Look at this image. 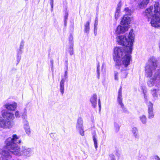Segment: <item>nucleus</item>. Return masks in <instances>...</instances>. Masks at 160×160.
<instances>
[{
    "label": "nucleus",
    "mask_w": 160,
    "mask_h": 160,
    "mask_svg": "<svg viewBox=\"0 0 160 160\" xmlns=\"http://www.w3.org/2000/svg\"><path fill=\"white\" fill-rule=\"evenodd\" d=\"M157 63L156 58L153 57L148 59L145 67V75L147 78H150L147 83L148 87L154 86L157 89L153 88L150 91L151 94L153 99L155 100L158 98L160 89V70L158 71L153 75V72L157 68Z\"/></svg>",
    "instance_id": "nucleus-1"
},
{
    "label": "nucleus",
    "mask_w": 160,
    "mask_h": 160,
    "mask_svg": "<svg viewBox=\"0 0 160 160\" xmlns=\"http://www.w3.org/2000/svg\"><path fill=\"white\" fill-rule=\"evenodd\" d=\"M19 136L16 134L13 135L8 138L6 141V145L8 149L12 154L19 156H22L26 158L30 157L34 154V151L31 148L22 146L21 151L17 145V143H20L21 140L19 139Z\"/></svg>",
    "instance_id": "nucleus-2"
},
{
    "label": "nucleus",
    "mask_w": 160,
    "mask_h": 160,
    "mask_svg": "<svg viewBox=\"0 0 160 160\" xmlns=\"http://www.w3.org/2000/svg\"><path fill=\"white\" fill-rule=\"evenodd\" d=\"M135 35L132 30H130L128 37L125 35H118L116 41L118 44L125 47V50L128 52H131L132 49L133 42Z\"/></svg>",
    "instance_id": "nucleus-3"
},
{
    "label": "nucleus",
    "mask_w": 160,
    "mask_h": 160,
    "mask_svg": "<svg viewBox=\"0 0 160 160\" xmlns=\"http://www.w3.org/2000/svg\"><path fill=\"white\" fill-rule=\"evenodd\" d=\"M2 118H0V128L3 129L10 128L13 125L12 121L15 118L13 112L8 110H2L1 112Z\"/></svg>",
    "instance_id": "nucleus-4"
},
{
    "label": "nucleus",
    "mask_w": 160,
    "mask_h": 160,
    "mask_svg": "<svg viewBox=\"0 0 160 160\" xmlns=\"http://www.w3.org/2000/svg\"><path fill=\"white\" fill-rule=\"evenodd\" d=\"M125 54V52L121 47H116L114 49L113 59L116 65L121 64V58Z\"/></svg>",
    "instance_id": "nucleus-5"
},
{
    "label": "nucleus",
    "mask_w": 160,
    "mask_h": 160,
    "mask_svg": "<svg viewBox=\"0 0 160 160\" xmlns=\"http://www.w3.org/2000/svg\"><path fill=\"white\" fill-rule=\"evenodd\" d=\"M131 52H128L127 50H125V54L123 57L122 58V63L119 66H120L122 67L123 68V66H124L125 68H126L130 63V61L131 58V55L130 54Z\"/></svg>",
    "instance_id": "nucleus-6"
},
{
    "label": "nucleus",
    "mask_w": 160,
    "mask_h": 160,
    "mask_svg": "<svg viewBox=\"0 0 160 160\" xmlns=\"http://www.w3.org/2000/svg\"><path fill=\"white\" fill-rule=\"evenodd\" d=\"M122 88L121 87L119 89L118 92L117 100L119 104L120 105L121 108H122V111L124 112L127 113L128 112L127 109L125 108L122 102Z\"/></svg>",
    "instance_id": "nucleus-7"
},
{
    "label": "nucleus",
    "mask_w": 160,
    "mask_h": 160,
    "mask_svg": "<svg viewBox=\"0 0 160 160\" xmlns=\"http://www.w3.org/2000/svg\"><path fill=\"white\" fill-rule=\"evenodd\" d=\"M77 129L82 136L84 135V131L83 128V122L82 119L81 118H79L78 119L76 125Z\"/></svg>",
    "instance_id": "nucleus-8"
},
{
    "label": "nucleus",
    "mask_w": 160,
    "mask_h": 160,
    "mask_svg": "<svg viewBox=\"0 0 160 160\" xmlns=\"http://www.w3.org/2000/svg\"><path fill=\"white\" fill-rule=\"evenodd\" d=\"M68 72L67 71H65L64 74V77L62 78L61 80L59 85V90L62 94V95L64 92V83L68 78Z\"/></svg>",
    "instance_id": "nucleus-9"
},
{
    "label": "nucleus",
    "mask_w": 160,
    "mask_h": 160,
    "mask_svg": "<svg viewBox=\"0 0 160 160\" xmlns=\"http://www.w3.org/2000/svg\"><path fill=\"white\" fill-rule=\"evenodd\" d=\"M128 29V25H119L116 29L115 32L116 34H119L124 33L126 32Z\"/></svg>",
    "instance_id": "nucleus-10"
},
{
    "label": "nucleus",
    "mask_w": 160,
    "mask_h": 160,
    "mask_svg": "<svg viewBox=\"0 0 160 160\" xmlns=\"http://www.w3.org/2000/svg\"><path fill=\"white\" fill-rule=\"evenodd\" d=\"M147 104L148 106V118L149 119H152L154 117V114L153 111V105L150 102H147Z\"/></svg>",
    "instance_id": "nucleus-11"
},
{
    "label": "nucleus",
    "mask_w": 160,
    "mask_h": 160,
    "mask_svg": "<svg viewBox=\"0 0 160 160\" xmlns=\"http://www.w3.org/2000/svg\"><path fill=\"white\" fill-rule=\"evenodd\" d=\"M17 106V103L14 102L12 103H7L4 105V107L8 110L14 111L16 109Z\"/></svg>",
    "instance_id": "nucleus-12"
},
{
    "label": "nucleus",
    "mask_w": 160,
    "mask_h": 160,
    "mask_svg": "<svg viewBox=\"0 0 160 160\" xmlns=\"http://www.w3.org/2000/svg\"><path fill=\"white\" fill-rule=\"evenodd\" d=\"M122 68L121 69V72L120 74V78L122 79L126 78L128 73V71L127 68Z\"/></svg>",
    "instance_id": "nucleus-13"
},
{
    "label": "nucleus",
    "mask_w": 160,
    "mask_h": 160,
    "mask_svg": "<svg viewBox=\"0 0 160 160\" xmlns=\"http://www.w3.org/2000/svg\"><path fill=\"white\" fill-rule=\"evenodd\" d=\"M90 100L92 106L93 108H95L97 105V98L96 94H93L90 98Z\"/></svg>",
    "instance_id": "nucleus-14"
},
{
    "label": "nucleus",
    "mask_w": 160,
    "mask_h": 160,
    "mask_svg": "<svg viewBox=\"0 0 160 160\" xmlns=\"http://www.w3.org/2000/svg\"><path fill=\"white\" fill-rule=\"evenodd\" d=\"M130 18L127 15H124L122 18L121 21V24L122 25H128L130 23Z\"/></svg>",
    "instance_id": "nucleus-15"
},
{
    "label": "nucleus",
    "mask_w": 160,
    "mask_h": 160,
    "mask_svg": "<svg viewBox=\"0 0 160 160\" xmlns=\"http://www.w3.org/2000/svg\"><path fill=\"white\" fill-rule=\"evenodd\" d=\"M23 123L24 128L26 133L29 135L31 133V131L28 122L26 120H25L23 121Z\"/></svg>",
    "instance_id": "nucleus-16"
},
{
    "label": "nucleus",
    "mask_w": 160,
    "mask_h": 160,
    "mask_svg": "<svg viewBox=\"0 0 160 160\" xmlns=\"http://www.w3.org/2000/svg\"><path fill=\"white\" fill-rule=\"evenodd\" d=\"M7 140H6L5 142V143H6V142ZM6 146L7 149H8L9 152L6 150H3L2 152V155L4 156L5 157L7 158H11L10 153H12L11 152H10L9 151V150L8 149V147L6 145Z\"/></svg>",
    "instance_id": "nucleus-17"
},
{
    "label": "nucleus",
    "mask_w": 160,
    "mask_h": 160,
    "mask_svg": "<svg viewBox=\"0 0 160 160\" xmlns=\"http://www.w3.org/2000/svg\"><path fill=\"white\" fill-rule=\"evenodd\" d=\"M132 132L135 138L138 139L139 136L137 128L136 127L132 128Z\"/></svg>",
    "instance_id": "nucleus-18"
},
{
    "label": "nucleus",
    "mask_w": 160,
    "mask_h": 160,
    "mask_svg": "<svg viewBox=\"0 0 160 160\" xmlns=\"http://www.w3.org/2000/svg\"><path fill=\"white\" fill-rule=\"evenodd\" d=\"M90 23L89 21H87L85 24L84 25V32L86 33H88L90 30Z\"/></svg>",
    "instance_id": "nucleus-19"
},
{
    "label": "nucleus",
    "mask_w": 160,
    "mask_h": 160,
    "mask_svg": "<svg viewBox=\"0 0 160 160\" xmlns=\"http://www.w3.org/2000/svg\"><path fill=\"white\" fill-rule=\"evenodd\" d=\"M144 1L141 2L138 5L140 8H143L146 6L149 2V0H144Z\"/></svg>",
    "instance_id": "nucleus-20"
},
{
    "label": "nucleus",
    "mask_w": 160,
    "mask_h": 160,
    "mask_svg": "<svg viewBox=\"0 0 160 160\" xmlns=\"http://www.w3.org/2000/svg\"><path fill=\"white\" fill-rule=\"evenodd\" d=\"M94 143V145L96 150L98 147V140L97 139V136L96 133H94L92 137Z\"/></svg>",
    "instance_id": "nucleus-21"
},
{
    "label": "nucleus",
    "mask_w": 160,
    "mask_h": 160,
    "mask_svg": "<svg viewBox=\"0 0 160 160\" xmlns=\"http://www.w3.org/2000/svg\"><path fill=\"white\" fill-rule=\"evenodd\" d=\"M139 119L142 124H146L147 122V118L145 115H141L139 117Z\"/></svg>",
    "instance_id": "nucleus-22"
},
{
    "label": "nucleus",
    "mask_w": 160,
    "mask_h": 160,
    "mask_svg": "<svg viewBox=\"0 0 160 160\" xmlns=\"http://www.w3.org/2000/svg\"><path fill=\"white\" fill-rule=\"evenodd\" d=\"M124 12L126 14L129 15H131L133 12L128 8H124Z\"/></svg>",
    "instance_id": "nucleus-23"
},
{
    "label": "nucleus",
    "mask_w": 160,
    "mask_h": 160,
    "mask_svg": "<svg viewBox=\"0 0 160 160\" xmlns=\"http://www.w3.org/2000/svg\"><path fill=\"white\" fill-rule=\"evenodd\" d=\"M98 19L97 18H96L95 21V22L94 25V33L95 35H96L97 32V26L98 25Z\"/></svg>",
    "instance_id": "nucleus-24"
},
{
    "label": "nucleus",
    "mask_w": 160,
    "mask_h": 160,
    "mask_svg": "<svg viewBox=\"0 0 160 160\" xmlns=\"http://www.w3.org/2000/svg\"><path fill=\"white\" fill-rule=\"evenodd\" d=\"M73 44L72 42V44L70 45L69 48V52L71 55L73 54Z\"/></svg>",
    "instance_id": "nucleus-25"
},
{
    "label": "nucleus",
    "mask_w": 160,
    "mask_h": 160,
    "mask_svg": "<svg viewBox=\"0 0 160 160\" xmlns=\"http://www.w3.org/2000/svg\"><path fill=\"white\" fill-rule=\"evenodd\" d=\"M120 12V8H118L117 9V10L116 11L115 14V17L116 19H117L118 17L119 16V13Z\"/></svg>",
    "instance_id": "nucleus-26"
},
{
    "label": "nucleus",
    "mask_w": 160,
    "mask_h": 160,
    "mask_svg": "<svg viewBox=\"0 0 160 160\" xmlns=\"http://www.w3.org/2000/svg\"><path fill=\"white\" fill-rule=\"evenodd\" d=\"M22 118L25 120L27 118V109L24 108L23 110V112L22 115Z\"/></svg>",
    "instance_id": "nucleus-27"
},
{
    "label": "nucleus",
    "mask_w": 160,
    "mask_h": 160,
    "mask_svg": "<svg viewBox=\"0 0 160 160\" xmlns=\"http://www.w3.org/2000/svg\"><path fill=\"white\" fill-rule=\"evenodd\" d=\"M114 125L115 131L117 132H118L119 130L120 127V125L118 124L116 122L114 123Z\"/></svg>",
    "instance_id": "nucleus-28"
},
{
    "label": "nucleus",
    "mask_w": 160,
    "mask_h": 160,
    "mask_svg": "<svg viewBox=\"0 0 160 160\" xmlns=\"http://www.w3.org/2000/svg\"><path fill=\"white\" fill-rule=\"evenodd\" d=\"M119 73L116 72L115 71L114 73V78L115 80L118 81L119 80Z\"/></svg>",
    "instance_id": "nucleus-29"
},
{
    "label": "nucleus",
    "mask_w": 160,
    "mask_h": 160,
    "mask_svg": "<svg viewBox=\"0 0 160 160\" xmlns=\"http://www.w3.org/2000/svg\"><path fill=\"white\" fill-rule=\"evenodd\" d=\"M99 67H100L99 65H98V66H97V78H98V79H99L100 76V68H99Z\"/></svg>",
    "instance_id": "nucleus-30"
},
{
    "label": "nucleus",
    "mask_w": 160,
    "mask_h": 160,
    "mask_svg": "<svg viewBox=\"0 0 160 160\" xmlns=\"http://www.w3.org/2000/svg\"><path fill=\"white\" fill-rule=\"evenodd\" d=\"M21 60V56L19 55V53L17 54V60L18 62L17 64H18L20 61Z\"/></svg>",
    "instance_id": "nucleus-31"
},
{
    "label": "nucleus",
    "mask_w": 160,
    "mask_h": 160,
    "mask_svg": "<svg viewBox=\"0 0 160 160\" xmlns=\"http://www.w3.org/2000/svg\"><path fill=\"white\" fill-rule=\"evenodd\" d=\"M24 45V41L23 40L21 41L20 45V49H22L23 48V46Z\"/></svg>",
    "instance_id": "nucleus-32"
},
{
    "label": "nucleus",
    "mask_w": 160,
    "mask_h": 160,
    "mask_svg": "<svg viewBox=\"0 0 160 160\" xmlns=\"http://www.w3.org/2000/svg\"><path fill=\"white\" fill-rule=\"evenodd\" d=\"M15 117L17 118H19L20 117V114L18 111H16L15 112Z\"/></svg>",
    "instance_id": "nucleus-33"
},
{
    "label": "nucleus",
    "mask_w": 160,
    "mask_h": 160,
    "mask_svg": "<svg viewBox=\"0 0 160 160\" xmlns=\"http://www.w3.org/2000/svg\"><path fill=\"white\" fill-rule=\"evenodd\" d=\"M73 36H71L69 38V43L70 44V45L72 44V42L73 44Z\"/></svg>",
    "instance_id": "nucleus-34"
},
{
    "label": "nucleus",
    "mask_w": 160,
    "mask_h": 160,
    "mask_svg": "<svg viewBox=\"0 0 160 160\" xmlns=\"http://www.w3.org/2000/svg\"><path fill=\"white\" fill-rule=\"evenodd\" d=\"M50 63L51 64V68L52 70H53V60H50Z\"/></svg>",
    "instance_id": "nucleus-35"
},
{
    "label": "nucleus",
    "mask_w": 160,
    "mask_h": 160,
    "mask_svg": "<svg viewBox=\"0 0 160 160\" xmlns=\"http://www.w3.org/2000/svg\"><path fill=\"white\" fill-rule=\"evenodd\" d=\"M50 0V4L51 5L52 9L53 8V0Z\"/></svg>",
    "instance_id": "nucleus-36"
},
{
    "label": "nucleus",
    "mask_w": 160,
    "mask_h": 160,
    "mask_svg": "<svg viewBox=\"0 0 160 160\" xmlns=\"http://www.w3.org/2000/svg\"><path fill=\"white\" fill-rule=\"evenodd\" d=\"M111 160H115V157L113 155L110 156Z\"/></svg>",
    "instance_id": "nucleus-37"
},
{
    "label": "nucleus",
    "mask_w": 160,
    "mask_h": 160,
    "mask_svg": "<svg viewBox=\"0 0 160 160\" xmlns=\"http://www.w3.org/2000/svg\"><path fill=\"white\" fill-rule=\"evenodd\" d=\"M68 13H66V14L64 16V20L65 21H67L68 19Z\"/></svg>",
    "instance_id": "nucleus-38"
},
{
    "label": "nucleus",
    "mask_w": 160,
    "mask_h": 160,
    "mask_svg": "<svg viewBox=\"0 0 160 160\" xmlns=\"http://www.w3.org/2000/svg\"><path fill=\"white\" fill-rule=\"evenodd\" d=\"M143 93H144V98L145 99H146V100H148V96H147L146 93H145L144 92Z\"/></svg>",
    "instance_id": "nucleus-39"
},
{
    "label": "nucleus",
    "mask_w": 160,
    "mask_h": 160,
    "mask_svg": "<svg viewBox=\"0 0 160 160\" xmlns=\"http://www.w3.org/2000/svg\"><path fill=\"white\" fill-rule=\"evenodd\" d=\"M22 49H20V50L18 52L17 54L19 53V55L21 56V54L22 53Z\"/></svg>",
    "instance_id": "nucleus-40"
},
{
    "label": "nucleus",
    "mask_w": 160,
    "mask_h": 160,
    "mask_svg": "<svg viewBox=\"0 0 160 160\" xmlns=\"http://www.w3.org/2000/svg\"><path fill=\"white\" fill-rule=\"evenodd\" d=\"M155 159L156 160H160V158L158 156H156L155 157Z\"/></svg>",
    "instance_id": "nucleus-41"
},
{
    "label": "nucleus",
    "mask_w": 160,
    "mask_h": 160,
    "mask_svg": "<svg viewBox=\"0 0 160 160\" xmlns=\"http://www.w3.org/2000/svg\"><path fill=\"white\" fill-rule=\"evenodd\" d=\"M135 0H130V2L131 3H133L134 1H135Z\"/></svg>",
    "instance_id": "nucleus-42"
},
{
    "label": "nucleus",
    "mask_w": 160,
    "mask_h": 160,
    "mask_svg": "<svg viewBox=\"0 0 160 160\" xmlns=\"http://www.w3.org/2000/svg\"><path fill=\"white\" fill-rule=\"evenodd\" d=\"M98 105H99V107L100 108L101 107V102L98 103Z\"/></svg>",
    "instance_id": "nucleus-43"
},
{
    "label": "nucleus",
    "mask_w": 160,
    "mask_h": 160,
    "mask_svg": "<svg viewBox=\"0 0 160 160\" xmlns=\"http://www.w3.org/2000/svg\"><path fill=\"white\" fill-rule=\"evenodd\" d=\"M67 23V21H65L64 20V25L65 26H66Z\"/></svg>",
    "instance_id": "nucleus-44"
},
{
    "label": "nucleus",
    "mask_w": 160,
    "mask_h": 160,
    "mask_svg": "<svg viewBox=\"0 0 160 160\" xmlns=\"http://www.w3.org/2000/svg\"><path fill=\"white\" fill-rule=\"evenodd\" d=\"M158 70H160V69H158L157 70H156V71L154 73V74H153L152 75L156 72H157L158 71Z\"/></svg>",
    "instance_id": "nucleus-45"
},
{
    "label": "nucleus",
    "mask_w": 160,
    "mask_h": 160,
    "mask_svg": "<svg viewBox=\"0 0 160 160\" xmlns=\"http://www.w3.org/2000/svg\"><path fill=\"white\" fill-rule=\"evenodd\" d=\"M100 102V99H99L98 100V103Z\"/></svg>",
    "instance_id": "nucleus-46"
},
{
    "label": "nucleus",
    "mask_w": 160,
    "mask_h": 160,
    "mask_svg": "<svg viewBox=\"0 0 160 160\" xmlns=\"http://www.w3.org/2000/svg\"><path fill=\"white\" fill-rule=\"evenodd\" d=\"M159 48H160V42L159 43Z\"/></svg>",
    "instance_id": "nucleus-47"
},
{
    "label": "nucleus",
    "mask_w": 160,
    "mask_h": 160,
    "mask_svg": "<svg viewBox=\"0 0 160 160\" xmlns=\"http://www.w3.org/2000/svg\"><path fill=\"white\" fill-rule=\"evenodd\" d=\"M102 132L103 133H104V132H103V130H102Z\"/></svg>",
    "instance_id": "nucleus-48"
},
{
    "label": "nucleus",
    "mask_w": 160,
    "mask_h": 160,
    "mask_svg": "<svg viewBox=\"0 0 160 160\" xmlns=\"http://www.w3.org/2000/svg\"><path fill=\"white\" fill-rule=\"evenodd\" d=\"M25 1H28V0H25Z\"/></svg>",
    "instance_id": "nucleus-49"
},
{
    "label": "nucleus",
    "mask_w": 160,
    "mask_h": 160,
    "mask_svg": "<svg viewBox=\"0 0 160 160\" xmlns=\"http://www.w3.org/2000/svg\"><path fill=\"white\" fill-rule=\"evenodd\" d=\"M159 160H160V159Z\"/></svg>",
    "instance_id": "nucleus-50"
}]
</instances>
